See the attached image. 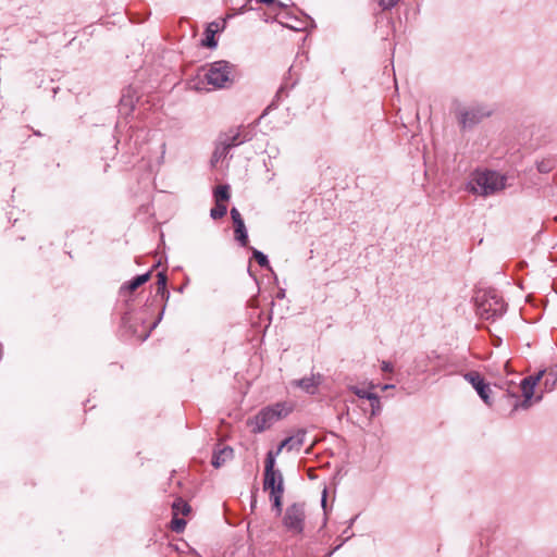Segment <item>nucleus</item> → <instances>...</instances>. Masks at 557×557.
<instances>
[{"instance_id": "dca6fc26", "label": "nucleus", "mask_w": 557, "mask_h": 557, "mask_svg": "<svg viewBox=\"0 0 557 557\" xmlns=\"http://www.w3.org/2000/svg\"><path fill=\"white\" fill-rule=\"evenodd\" d=\"M215 202L226 203L230 199V187L227 185H220L214 191Z\"/></svg>"}, {"instance_id": "4468645a", "label": "nucleus", "mask_w": 557, "mask_h": 557, "mask_svg": "<svg viewBox=\"0 0 557 557\" xmlns=\"http://www.w3.org/2000/svg\"><path fill=\"white\" fill-rule=\"evenodd\" d=\"M218 30V24L211 23L208 25L206 29V38L202 40V46L208 48H215L216 47V40L214 39V35Z\"/></svg>"}, {"instance_id": "393cba45", "label": "nucleus", "mask_w": 557, "mask_h": 557, "mask_svg": "<svg viewBox=\"0 0 557 557\" xmlns=\"http://www.w3.org/2000/svg\"><path fill=\"white\" fill-rule=\"evenodd\" d=\"M231 216H232L235 227H238V226L243 227V225H245L244 220H243L239 211L236 208H233L231 210Z\"/></svg>"}, {"instance_id": "cd10ccee", "label": "nucleus", "mask_w": 557, "mask_h": 557, "mask_svg": "<svg viewBox=\"0 0 557 557\" xmlns=\"http://www.w3.org/2000/svg\"><path fill=\"white\" fill-rule=\"evenodd\" d=\"M398 0H380V5L383 9H389L397 3Z\"/></svg>"}, {"instance_id": "2eb2a0df", "label": "nucleus", "mask_w": 557, "mask_h": 557, "mask_svg": "<svg viewBox=\"0 0 557 557\" xmlns=\"http://www.w3.org/2000/svg\"><path fill=\"white\" fill-rule=\"evenodd\" d=\"M150 277V273L147 272L145 274L138 275L132 281H129L124 287L128 289L129 292L136 290L139 286L145 284Z\"/></svg>"}, {"instance_id": "5701e85b", "label": "nucleus", "mask_w": 557, "mask_h": 557, "mask_svg": "<svg viewBox=\"0 0 557 557\" xmlns=\"http://www.w3.org/2000/svg\"><path fill=\"white\" fill-rule=\"evenodd\" d=\"M371 416H376L381 411L380 398L376 394L370 397Z\"/></svg>"}, {"instance_id": "bb28decb", "label": "nucleus", "mask_w": 557, "mask_h": 557, "mask_svg": "<svg viewBox=\"0 0 557 557\" xmlns=\"http://www.w3.org/2000/svg\"><path fill=\"white\" fill-rule=\"evenodd\" d=\"M166 274L164 272H160L158 273V286H159V289H164L165 288V285H166Z\"/></svg>"}, {"instance_id": "c85d7f7f", "label": "nucleus", "mask_w": 557, "mask_h": 557, "mask_svg": "<svg viewBox=\"0 0 557 557\" xmlns=\"http://www.w3.org/2000/svg\"><path fill=\"white\" fill-rule=\"evenodd\" d=\"M381 369H382V371H384V372H392L394 368H393V364H392V363H389V362H387V361H382V363H381Z\"/></svg>"}, {"instance_id": "a211bd4d", "label": "nucleus", "mask_w": 557, "mask_h": 557, "mask_svg": "<svg viewBox=\"0 0 557 557\" xmlns=\"http://www.w3.org/2000/svg\"><path fill=\"white\" fill-rule=\"evenodd\" d=\"M230 151V148L222 141V139L219 140L213 156H212V162H218L220 159L224 158Z\"/></svg>"}, {"instance_id": "aec40b11", "label": "nucleus", "mask_w": 557, "mask_h": 557, "mask_svg": "<svg viewBox=\"0 0 557 557\" xmlns=\"http://www.w3.org/2000/svg\"><path fill=\"white\" fill-rule=\"evenodd\" d=\"M180 515H173L172 521H171V529L176 532H183L186 525V521L183 518L178 517Z\"/></svg>"}, {"instance_id": "9b49d317", "label": "nucleus", "mask_w": 557, "mask_h": 557, "mask_svg": "<svg viewBox=\"0 0 557 557\" xmlns=\"http://www.w3.org/2000/svg\"><path fill=\"white\" fill-rule=\"evenodd\" d=\"M322 383L321 374H311L308 377H304L300 380H296L293 382V385L300 387L308 394H314L318 389V386Z\"/></svg>"}, {"instance_id": "423d86ee", "label": "nucleus", "mask_w": 557, "mask_h": 557, "mask_svg": "<svg viewBox=\"0 0 557 557\" xmlns=\"http://www.w3.org/2000/svg\"><path fill=\"white\" fill-rule=\"evenodd\" d=\"M306 511L304 504L295 503L288 506L283 517L284 528L294 535H299L305 529Z\"/></svg>"}, {"instance_id": "f3484780", "label": "nucleus", "mask_w": 557, "mask_h": 557, "mask_svg": "<svg viewBox=\"0 0 557 557\" xmlns=\"http://www.w3.org/2000/svg\"><path fill=\"white\" fill-rule=\"evenodd\" d=\"M173 515L186 516L190 511L189 505L183 499H176L172 505Z\"/></svg>"}, {"instance_id": "f03ea898", "label": "nucleus", "mask_w": 557, "mask_h": 557, "mask_svg": "<svg viewBox=\"0 0 557 557\" xmlns=\"http://www.w3.org/2000/svg\"><path fill=\"white\" fill-rule=\"evenodd\" d=\"M507 177L496 171H474L467 184V189L475 195L491 196L506 187Z\"/></svg>"}, {"instance_id": "a878e982", "label": "nucleus", "mask_w": 557, "mask_h": 557, "mask_svg": "<svg viewBox=\"0 0 557 557\" xmlns=\"http://www.w3.org/2000/svg\"><path fill=\"white\" fill-rule=\"evenodd\" d=\"M552 169H553V163L550 160H547V161L543 160L537 163V170L541 173H548Z\"/></svg>"}, {"instance_id": "4be33fe9", "label": "nucleus", "mask_w": 557, "mask_h": 557, "mask_svg": "<svg viewBox=\"0 0 557 557\" xmlns=\"http://www.w3.org/2000/svg\"><path fill=\"white\" fill-rule=\"evenodd\" d=\"M252 255L260 267L270 268L268 257L263 252H261L257 249H252Z\"/></svg>"}, {"instance_id": "ddd939ff", "label": "nucleus", "mask_w": 557, "mask_h": 557, "mask_svg": "<svg viewBox=\"0 0 557 557\" xmlns=\"http://www.w3.org/2000/svg\"><path fill=\"white\" fill-rule=\"evenodd\" d=\"M233 457V449L231 447H223L222 449L214 451L212 457V466L215 468H220L223 466L227 460L232 459Z\"/></svg>"}, {"instance_id": "7ed1b4c3", "label": "nucleus", "mask_w": 557, "mask_h": 557, "mask_svg": "<svg viewBox=\"0 0 557 557\" xmlns=\"http://www.w3.org/2000/svg\"><path fill=\"white\" fill-rule=\"evenodd\" d=\"M275 459L274 451L270 450L265 458L263 488L265 491H270V497L273 500V506L277 512H281L284 480L281 471L275 469Z\"/></svg>"}, {"instance_id": "6ab92c4d", "label": "nucleus", "mask_w": 557, "mask_h": 557, "mask_svg": "<svg viewBox=\"0 0 557 557\" xmlns=\"http://www.w3.org/2000/svg\"><path fill=\"white\" fill-rule=\"evenodd\" d=\"M227 207L226 203L223 202H215L214 208L211 209L210 215L212 219H221L226 214Z\"/></svg>"}, {"instance_id": "473e14b6", "label": "nucleus", "mask_w": 557, "mask_h": 557, "mask_svg": "<svg viewBox=\"0 0 557 557\" xmlns=\"http://www.w3.org/2000/svg\"><path fill=\"white\" fill-rule=\"evenodd\" d=\"M541 398H542V396L540 395V396H537V397L534 399V401H540V400H541Z\"/></svg>"}, {"instance_id": "412c9836", "label": "nucleus", "mask_w": 557, "mask_h": 557, "mask_svg": "<svg viewBox=\"0 0 557 557\" xmlns=\"http://www.w3.org/2000/svg\"><path fill=\"white\" fill-rule=\"evenodd\" d=\"M235 238L242 246H247L248 244V235L245 225L243 227H235Z\"/></svg>"}, {"instance_id": "0eeeda50", "label": "nucleus", "mask_w": 557, "mask_h": 557, "mask_svg": "<svg viewBox=\"0 0 557 557\" xmlns=\"http://www.w3.org/2000/svg\"><path fill=\"white\" fill-rule=\"evenodd\" d=\"M491 111L482 106L474 107H460L456 111V116L459 121V124L463 127H472L479 122H481L484 117L488 116Z\"/></svg>"}, {"instance_id": "b1692460", "label": "nucleus", "mask_w": 557, "mask_h": 557, "mask_svg": "<svg viewBox=\"0 0 557 557\" xmlns=\"http://www.w3.org/2000/svg\"><path fill=\"white\" fill-rule=\"evenodd\" d=\"M350 389L359 398H366L368 400H370V397H372L374 395L373 393H370V392H368L363 388L357 387V386H351Z\"/></svg>"}, {"instance_id": "f8f14e48", "label": "nucleus", "mask_w": 557, "mask_h": 557, "mask_svg": "<svg viewBox=\"0 0 557 557\" xmlns=\"http://www.w3.org/2000/svg\"><path fill=\"white\" fill-rule=\"evenodd\" d=\"M220 139L231 149L250 139L248 134L242 135L239 129H231L223 134Z\"/></svg>"}, {"instance_id": "f257e3e1", "label": "nucleus", "mask_w": 557, "mask_h": 557, "mask_svg": "<svg viewBox=\"0 0 557 557\" xmlns=\"http://www.w3.org/2000/svg\"><path fill=\"white\" fill-rule=\"evenodd\" d=\"M293 411L288 401H278L262 408L258 413L247 420V426L255 434L269 430L277 421L286 418Z\"/></svg>"}, {"instance_id": "9d476101", "label": "nucleus", "mask_w": 557, "mask_h": 557, "mask_svg": "<svg viewBox=\"0 0 557 557\" xmlns=\"http://www.w3.org/2000/svg\"><path fill=\"white\" fill-rule=\"evenodd\" d=\"M306 431L298 430L294 435L285 438L281 442L277 449L274 451L275 458L281 454V451L286 448L288 451L299 450L305 443Z\"/></svg>"}, {"instance_id": "39448f33", "label": "nucleus", "mask_w": 557, "mask_h": 557, "mask_svg": "<svg viewBox=\"0 0 557 557\" xmlns=\"http://www.w3.org/2000/svg\"><path fill=\"white\" fill-rule=\"evenodd\" d=\"M203 81L212 89L225 88L234 81L233 65L226 61L211 63L203 75Z\"/></svg>"}, {"instance_id": "7c9ffc66", "label": "nucleus", "mask_w": 557, "mask_h": 557, "mask_svg": "<svg viewBox=\"0 0 557 557\" xmlns=\"http://www.w3.org/2000/svg\"><path fill=\"white\" fill-rule=\"evenodd\" d=\"M389 388H394V385H392V384H385V385L382 387V389H383V391H386V389H389Z\"/></svg>"}, {"instance_id": "72a5a7b5", "label": "nucleus", "mask_w": 557, "mask_h": 557, "mask_svg": "<svg viewBox=\"0 0 557 557\" xmlns=\"http://www.w3.org/2000/svg\"><path fill=\"white\" fill-rule=\"evenodd\" d=\"M278 297H284V290L278 294Z\"/></svg>"}, {"instance_id": "20e7f679", "label": "nucleus", "mask_w": 557, "mask_h": 557, "mask_svg": "<svg viewBox=\"0 0 557 557\" xmlns=\"http://www.w3.org/2000/svg\"><path fill=\"white\" fill-rule=\"evenodd\" d=\"M475 304L476 313L485 320L499 318L506 311V304L495 289L479 292Z\"/></svg>"}, {"instance_id": "6e6552de", "label": "nucleus", "mask_w": 557, "mask_h": 557, "mask_svg": "<svg viewBox=\"0 0 557 557\" xmlns=\"http://www.w3.org/2000/svg\"><path fill=\"white\" fill-rule=\"evenodd\" d=\"M544 371H540L535 375H530L524 377L520 383V388L522 392L523 400L521 403H517L513 406V410L518 408L529 409L533 404L534 388L539 381L542 379Z\"/></svg>"}, {"instance_id": "1a4fd4ad", "label": "nucleus", "mask_w": 557, "mask_h": 557, "mask_svg": "<svg viewBox=\"0 0 557 557\" xmlns=\"http://www.w3.org/2000/svg\"><path fill=\"white\" fill-rule=\"evenodd\" d=\"M465 380L468 381L473 388L476 391L481 399L486 404L491 405V388L490 385L486 384L483 377L476 371L468 372L463 375Z\"/></svg>"}, {"instance_id": "c756f323", "label": "nucleus", "mask_w": 557, "mask_h": 557, "mask_svg": "<svg viewBox=\"0 0 557 557\" xmlns=\"http://www.w3.org/2000/svg\"><path fill=\"white\" fill-rule=\"evenodd\" d=\"M325 504H326V490L323 491V495H322V506H323V508H325Z\"/></svg>"}, {"instance_id": "2f4dec72", "label": "nucleus", "mask_w": 557, "mask_h": 557, "mask_svg": "<svg viewBox=\"0 0 557 557\" xmlns=\"http://www.w3.org/2000/svg\"><path fill=\"white\" fill-rule=\"evenodd\" d=\"M258 2L260 3H265V4H270L272 3L274 0H257Z\"/></svg>"}]
</instances>
